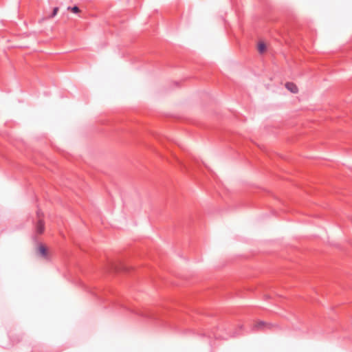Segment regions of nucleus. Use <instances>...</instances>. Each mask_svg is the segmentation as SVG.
I'll return each mask as SVG.
<instances>
[{
    "instance_id": "4",
    "label": "nucleus",
    "mask_w": 352,
    "mask_h": 352,
    "mask_svg": "<svg viewBox=\"0 0 352 352\" xmlns=\"http://www.w3.org/2000/svg\"><path fill=\"white\" fill-rule=\"evenodd\" d=\"M257 49L259 53L263 54L266 51L267 45L263 41H260L258 43Z\"/></svg>"
},
{
    "instance_id": "6",
    "label": "nucleus",
    "mask_w": 352,
    "mask_h": 352,
    "mask_svg": "<svg viewBox=\"0 0 352 352\" xmlns=\"http://www.w3.org/2000/svg\"><path fill=\"white\" fill-rule=\"evenodd\" d=\"M58 12V8L56 7L54 8L52 15L50 16V18L54 17Z\"/></svg>"
},
{
    "instance_id": "2",
    "label": "nucleus",
    "mask_w": 352,
    "mask_h": 352,
    "mask_svg": "<svg viewBox=\"0 0 352 352\" xmlns=\"http://www.w3.org/2000/svg\"><path fill=\"white\" fill-rule=\"evenodd\" d=\"M285 88L292 94H296L299 91L298 87L292 82H287L285 85Z\"/></svg>"
},
{
    "instance_id": "1",
    "label": "nucleus",
    "mask_w": 352,
    "mask_h": 352,
    "mask_svg": "<svg viewBox=\"0 0 352 352\" xmlns=\"http://www.w3.org/2000/svg\"><path fill=\"white\" fill-rule=\"evenodd\" d=\"M36 252H37L38 255L43 258H45V259L50 258V250H49L48 248L43 244H40L38 245V247L36 248Z\"/></svg>"
},
{
    "instance_id": "7",
    "label": "nucleus",
    "mask_w": 352,
    "mask_h": 352,
    "mask_svg": "<svg viewBox=\"0 0 352 352\" xmlns=\"http://www.w3.org/2000/svg\"><path fill=\"white\" fill-rule=\"evenodd\" d=\"M262 325H263L262 322H258V323H257L256 327H261Z\"/></svg>"
},
{
    "instance_id": "5",
    "label": "nucleus",
    "mask_w": 352,
    "mask_h": 352,
    "mask_svg": "<svg viewBox=\"0 0 352 352\" xmlns=\"http://www.w3.org/2000/svg\"><path fill=\"white\" fill-rule=\"evenodd\" d=\"M67 10L74 14H78L80 12V10L79 9V8L78 6L68 7Z\"/></svg>"
},
{
    "instance_id": "3",
    "label": "nucleus",
    "mask_w": 352,
    "mask_h": 352,
    "mask_svg": "<svg viewBox=\"0 0 352 352\" xmlns=\"http://www.w3.org/2000/svg\"><path fill=\"white\" fill-rule=\"evenodd\" d=\"M36 232L39 234L43 233L45 230V224L44 222L41 220L38 221L36 227Z\"/></svg>"
}]
</instances>
